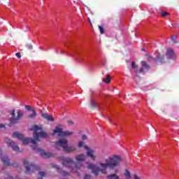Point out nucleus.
I'll return each instance as SVG.
<instances>
[{"mask_svg": "<svg viewBox=\"0 0 179 179\" xmlns=\"http://www.w3.org/2000/svg\"><path fill=\"white\" fill-rule=\"evenodd\" d=\"M47 136H48V134L43 131L39 133L34 132V139L25 138L23 134H20L18 132H15L12 135V138H17L20 141H21V142H22L23 145H29V143H32L31 148L34 150H36V152L38 153H41V156L42 157L48 159L49 157H52V154L45 152L44 150H42L37 146V142H40V138H47Z\"/></svg>", "mask_w": 179, "mask_h": 179, "instance_id": "nucleus-1", "label": "nucleus"}, {"mask_svg": "<svg viewBox=\"0 0 179 179\" xmlns=\"http://www.w3.org/2000/svg\"><path fill=\"white\" fill-rule=\"evenodd\" d=\"M122 162V158L118 155H113L112 157H109L106 159V163H100L99 166L94 164H90L87 168L89 170H92L93 174L94 176H97L100 171L102 172L103 174L107 173V169H114L115 167H119L120 163Z\"/></svg>", "mask_w": 179, "mask_h": 179, "instance_id": "nucleus-2", "label": "nucleus"}, {"mask_svg": "<svg viewBox=\"0 0 179 179\" xmlns=\"http://www.w3.org/2000/svg\"><path fill=\"white\" fill-rule=\"evenodd\" d=\"M60 160H62V164L64 167H68L69 169H72V166H75V169H79L82 167V164L80 162H78L75 164L73 159L65 157H60ZM73 168V170H75Z\"/></svg>", "mask_w": 179, "mask_h": 179, "instance_id": "nucleus-3", "label": "nucleus"}, {"mask_svg": "<svg viewBox=\"0 0 179 179\" xmlns=\"http://www.w3.org/2000/svg\"><path fill=\"white\" fill-rule=\"evenodd\" d=\"M78 148H85L87 152V155L88 157H90L92 160H96V155H94V151L93 150H90L87 145H85V142L83 141H79L78 144Z\"/></svg>", "mask_w": 179, "mask_h": 179, "instance_id": "nucleus-4", "label": "nucleus"}, {"mask_svg": "<svg viewBox=\"0 0 179 179\" xmlns=\"http://www.w3.org/2000/svg\"><path fill=\"white\" fill-rule=\"evenodd\" d=\"M24 113L23 111L19 110L17 112V117H10L9 119V125L11 127V125H16V124H19V121L22 120V117H24Z\"/></svg>", "mask_w": 179, "mask_h": 179, "instance_id": "nucleus-5", "label": "nucleus"}, {"mask_svg": "<svg viewBox=\"0 0 179 179\" xmlns=\"http://www.w3.org/2000/svg\"><path fill=\"white\" fill-rule=\"evenodd\" d=\"M53 134H58V136H72V135H73V132L69 130L62 131V128L58 126L53 130Z\"/></svg>", "mask_w": 179, "mask_h": 179, "instance_id": "nucleus-6", "label": "nucleus"}, {"mask_svg": "<svg viewBox=\"0 0 179 179\" xmlns=\"http://www.w3.org/2000/svg\"><path fill=\"white\" fill-rule=\"evenodd\" d=\"M6 143H8V146H10L14 150V152H17V153H22V150H20V148H19V145L17 143H15L14 141H12V140L6 138H5Z\"/></svg>", "mask_w": 179, "mask_h": 179, "instance_id": "nucleus-7", "label": "nucleus"}, {"mask_svg": "<svg viewBox=\"0 0 179 179\" xmlns=\"http://www.w3.org/2000/svg\"><path fill=\"white\" fill-rule=\"evenodd\" d=\"M24 166L26 169V171L29 172V171H32L34 172L36 171V170H37V166H36L34 164H29V161H27V159H24Z\"/></svg>", "mask_w": 179, "mask_h": 179, "instance_id": "nucleus-8", "label": "nucleus"}, {"mask_svg": "<svg viewBox=\"0 0 179 179\" xmlns=\"http://www.w3.org/2000/svg\"><path fill=\"white\" fill-rule=\"evenodd\" d=\"M56 146H60L63 150L68 146V140L66 138H61L59 141L55 142Z\"/></svg>", "mask_w": 179, "mask_h": 179, "instance_id": "nucleus-9", "label": "nucleus"}, {"mask_svg": "<svg viewBox=\"0 0 179 179\" xmlns=\"http://www.w3.org/2000/svg\"><path fill=\"white\" fill-rule=\"evenodd\" d=\"M131 68L132 69H134L137 78H139V79H141V76H139V74L143 72V68H140L139 69H138V65L135 64V62H132Z\"/></svg>", "mask_w": 179, "mask_h": 179, "instance_id": "nucleus-10", "label": "nucleus"}, {"mask_svg": "<svg viewBox=\"0 0 179 179\" xmlns=\"http://www.w3.org/2000/svg\"><path fill=\"white\" fill-rule=\"evenodd\" d=\"M40 113L42 118H44V120H46L47 121H50V122H54V121H55V119H54V117L52 116V115H50L47 113H43L41 110Z\"/></svg>", "mask_w": 179, "mask_h": 179, "instance_id": "nucleus-11", "label": "nucleus"}, {"mask_svg": "<svg viewBox=\"0 0 179 179\" xmlns=\"http://www.w3.org/2000/svg\"><path fill=\"white\" fill-rule=\"evenodd\" d=\"M152 60L157 64V65H162L164 62V55L159 54L156 58H152Z\"/></svg>", "mask_w": 179, "mask_h": 179, "instance_id": "nucleus-12", "label": "nucleus"}, {"mask_svg": "<svg viewBox=\"0 0 179 179\" xmlns=\"http://www.w3.org/2000/svg\"><path fill=\"white\" fill-rule=\"evenodd\" d=\"M1 162L5 166H13L14 167H17V164H12L8 157H4L1 159Z\"/></svg>", "mask_w": 179, "mask_h": 179, "instance_id": "nucleus-13", "label": "nucleus"}, {"mask_svg": "<svg viewBox=\"0 0 179 179\" xmlns=\"http://www.w3.org/2000/svg\"><path fill=\"white\" fill-rule=\"evenodd\" d=\"M166 57L168 59H174L176 58V53L172 49H169L166 51Z\"/></svg>", "mask_w": 179, "mask_h": 179, "instance_id": "nucleus-14", "label": "nucleus"}, {"mask_svg": "<svg viewBox=\"0 0 179 179\" xmlns=\"http://www.w3.org/2000/svg\"><path fill=\"white\" fill-rule=\"evenodd\" d=\"M78 148L75 145H71V146H67L66 148H64V152L66 153H73V152H76Z\"/></svg>", "mask_w": 179, "mask_h": 179, "instance_id": "nucleus-15", "label": "nucleus"}, {"mask_svg": "<svg viewBox=\"0 0 179 179\" xmlns=\"http://www.w3.org/2000/svg\"><path fill=\"white\" fill-rule=\"evenodd\" d=\"M52 167H53V169H56L57 171L59 173L62 174V176H69V173L66 172L62 171L59 166H58V165H55L54 164H52Z\"/></svg>", "mask_w": 179, "mask_h": 179, "instance_id": "nucleus-16", "label": "nucleus"}, {"mask_svg": "<svg viewBox=\"0 0 179 179\" xmlns=\"http://www.w3.org/2000/svg\"><path fill=\"white\" fill-rule=\"evenodd\" d=\"M37 117V112H36V109H32V113L28 115L27 116V118L28 120H31L33 118H36Z\"/></svg>", "mask_w": 179, "mask_h": 179, "instance_id": "nucleus-17", "label": "nucleus"}, {"mask_svg": "<svg viewBox=\"0 0 179 179\" xmlns=\"http://www.w3.org/2000/svg\"><path fill=\"white\" fill-rule=\"evenodd\" d=\"M85 159H86V156L83 154H80L76 157V160L77 162H84Z\"/></svg>", "mask_w": 179, "mask_h": 179, "instance_id": "nucleus-18", "label": "nucleus"}, {"mask_svg": "<svg viewBox=\"0 0 179 179\" xmlns=\"http://www.w3.org/2000/svg\"><path fill=\"white\" fill-rule=\"evenodd\" d=\"M97 107H99V103H96V102H94V100L92 99L90 109L94 110V108H97Z\"/></svg>", "mask_w": 179, "mask_h": 179, "instance_id": "nucleus-19", "label": "nucleus"}, {"mask_svg": "<svg viewBox=\"0 0 179 179\" xmlns=\"http://www.w3.org/2000/svg\"><path fill=\"white\" fill-rule=\"evenodd\" d=\"M141 64L143 68H145L147 71H149L150 69V66H149V64H148L146 62L142 61Z\"/></svg>", "mask_w": 179, "mask_h": 179, "instance_id": "nucleus-20", "label": "nucleus"}, {"mask_svg": "<svg viewBox=\"0 0 179 179\" xmlns=\"http://www.w3.org/2000/svg\"><path fill=\"white\" fill-rule=\"evenodd\" d=\"M124 176L126 179H131V172L128 169H125Z\"/></svg>", "mask_w": 179, "mask_h": 179, "instance_id": "nucleus-21", "label": "nucleus"}, {"mask_svg": "<svg viewBox=\"0 0 179 179\" xmlns=\"http://www.w3.org/2000/svg\"><path fill=\"white\" fill-rule=\"evenodd\" d=\"M102 82H104V83L106 84L110 83V82H111V77H110V75H107L106 78L102 80Z\"/></svg>", "mask_w": 179, "mask_h": 179, "instance_id": "nucleus-22", "label": "nucleus"}, {"mask_svg": "<svg viewBox=\"0 0 179 179\" xmlns=\"http://www.w3.org/2000/svg\"><path fill=\"white\" fill-rule=\"evenodd\" d=\"M9 114L12 115L11 118H16V110L13 109L12 110H10Z\"/></svg>", "mask_w": 179, "mask_h": 179, "instance_id": "nucleus-23", "label": "nucleus"}, {"mask_svg": "<svg viewBox=\"0 0 179 179\" xmlns=\"http://www.w3.org/2000/svg\"><path fill=\"white\" fill-rule=\"evenodd\" d=\"M109 179H120V177L115 174H112L110 176H108Z\"/></svg>", "mask_w": 179, "mask_h": 179, "instance_id": "nucleus-24", "label": "nucleus"}, {"mask_svg": "<svg viewBox=\"0 0 179 179\" xmlns=\"http://www.w3.org/2000/svg\"><path fill=\"white\" fill-rule=\"evenodd\" d=\"M161 16H162V17H166V16H170V13H169L166 11H162L161 13Z\"/></svg>", "mask_w": 179, "mask_h": 179, "instance_id": "nucleus-25", "label": "nucleus"}, {"mask_svg": "<svg viewBox=\"0 0 179 179\" xmlns=\"http://www.w3.org/2000/svg\"><path fill=\"white\" fill-rule=\"evenodd\" d=\"M178 37V36H177V35H175V36H173V37H172V41H173V43H175V44H178V42L177 41H176V40H177V38Z\"/></svg>", "mask_w": 179, "mask_h": 179, "instance_id": "nucleus-26", "label": "nucleus"}, {"mask_svg": "<svg viewBox=\"0 0 179 179\" xmlns=\"http://www.w3.org/2000/svg\"><path fill=\"white\" fill-rule=\"evenodd\" d=\"M25 109L27 110V111H32V110H34V108H31V106H29V105H25Z\"/></svg>", "mask_w": 179, "mask_h": 179, "instance_id": "nucleus-27", "label": "nucleus"}, {"mask_svg": "<svg viewBox=\"0 0 179 179\" xmlns=\"http://www.w3.org/2000/svg\"><path fill=\"white\" fill-rule=\"evenodd\" d=\"M99 29L101 34H104V28H103L101 26H99Z\"/></svg>", "mask_w": 179, "mask_h": 179, "instance_id": "nucleus-28", "label": "nucleus"}, {"mask_svg": "<svg viewBox=\"0 0 179 179\" xmlns=\"http://www.w3.org/2000/svg\"><path fill=\"white\" fill-rule=\"evenodd\" d=\"M27 48L29 50H33V45L32 44H27Z\"/></svg>", "mask_w": 179, "mask_h": 179, "instance_id": "nucleus-29", "label": "nucleus"}, {"mask_svg": "<svg viewBox=\"0 0 179 179\" xmlns=\"http://www.w3.org/2000/svg\"><path fill=\"white\" fill-rule=\"evenodd\" d=\"M33 129H34V131H35V132H36V131H38V129H41V127H40L36 125V126L34 127Z\"/></svg>", "mask_w": 179, "mask_h": 179, "instance_id": "nucleus-30", "label": "nucleus"}, {"mask_svg": "<svg viewBox=\"0 0 179 179\" xmlns=\"http://www.w3.org/2000/svg\"><path fill=\"white\" fill-rule=\"evenodd\" d=\"M84 179H92V176L89 174H85L84 176Z\"/></svg>", "mask_w": 179, "mask_h": 179, "instance_id": "nucleus-31", "label": "nucleus"}, {"mask_svg": "<svg viewBox=\"0 0 179 179\" xmlns=\"http://www.w3.org/2000/svg\"><path fill=\"white\" fill-rule=\"evenodd\" d=\"M68 125H73L75 122L73 120H67Z\"/></svg>", "mask_w": 179, "mask_h": 179, "instance_id": "nucleus-32", "label": "nucleus"}, {"mask_svg": "<svg viewBox=\"0 0 179 179\" xmlns=\"http://www.w3.org/2000/svg\"><path fill=\"white\" fill-rule=\"evenodd\" d=\"M81 138H82L83 141H86V139H87V136L86 135L83 134Z\"/></svg>", "mask_w": 179, "mask_h": 179, "instance_id": "nucleus-33", "label": "nucleus"}, {"mask_svg": "<svg viewBox=\"0 0 179 179\" xmlns=\"http://www.w3.org/2000/svg\"><path fill=\"white\" fill-rule=\"evenodd\" d=\"M15 55H16V57H18V58H22V55H20V52H17V53H15Z\"/></svg>", "mask_w": 179, "mask_h": 179, "instance_id": "nucleus-34", "label": "nucleus"}, {"mask_svg": "<svg viewBox=\"0 0 179 179\" xmlns=\"http://www.w3.org/2000/svg\"><path fill=\"white\" fill-rule=\"evenodd\" d=\"M134 179H141V178H139L138 176L136 175V174H134Z\"/></svg>", "mask_w": 179, "mask_h": 179, "instance_id": "nucleus-35", "label": "nucleus"}, {"mask_svg": "<svg viewBox=\"0 0 179 179\" xmlns=\"http://www.w3.org/2000/svg\"><path fill=\"white\" fill-rule=\"evenodd\" d=\"M0 128H5V124H0Z\"/></svg>", "mask_w": 179, "mask_h": 179, "instance_id": "nucleus-36", "label": "nucleus"}, {"mask_svg": "<svg viewBox=\"0 0 179 179\" xmlns=\"http://www.w3.org/2000/svg\"><path fill=\"white\" fill-rule=\"evenodd\" d=\"M88 20H89V22L90 23V24H92V22L90 21V18H88Z\"/></svg>", "mask_w": 179, "mask_h": 179, "instance_id": "nucleus-37", "label": "nucleus"}, {"mask_svg": "<svg viewBox=\"0 0 179 179\" xmlns=\"http://www.w3.org/2000/svg\"><path fill=\"white\" fill-rule=\"evenodd\" d=\"M2 155V150L0 149V155Z\"/></svg>", "mask_w": 179, "mask_h": 179, "instance_id": "nucleus-38", "label": "nucleus"}, {"mask_svg": "<svg viewBox=\"0 0 179 179\" xmlns=\"http://www.w3.org/2000/svg\"><path fill=\"white\" fill-rule=\"evenodd\" d=\"M141 51H145V50H143V49H141Z\"/></svg>", "mask_w": 179, "mask_h": 179, "instance_id": "nucleus-39", "label": "nucleus"}]
</instances>
